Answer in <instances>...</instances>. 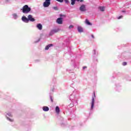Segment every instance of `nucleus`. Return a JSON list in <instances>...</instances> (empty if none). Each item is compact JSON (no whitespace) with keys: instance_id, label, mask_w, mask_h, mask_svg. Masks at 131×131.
Returning <instances> with one entry per match:
<instances>
[{"instance_id":"nucleus-15","label":"nucleus","mask_w":131,"mask_h":131,"mask_svg":"<svg viewBox=\"0 0 131 131\" xmlns=\"http://www.w3.org/2000/svg\"><path fill=\"white\" fill-rule=\"evenodd\" d=\"M57 2H59V3H63L64 0H56Z\"/></svg>"},{"instance_id":"nucleus-12","label":"nucleus","mask_w":131,"mask_h":131,"mask_svg":"<svg viewBox=\"0 0 131 131\" xmlns=\"http://www.w3.org/2000/svg\"><path fill=\"white\" fill-rule=\"evenodd\" d=\"M99 10H100L102 12H104L105 11V7H100L99 8Z\"/></svg>"},{"instance_id":"nucleus-1","label":"nucleus","mask_w":131,"mask_h":131,"mask_svg":"<svg viewBox=\"0 0 131 131\" xmlns=\"http://www.w3.org/2000/svg\"><path fill=\"white\" fill-rule=\"evenodd\" d=\"M21 10L24 14H28L31 11V8L28 5H25Z\"/></svg>"},{"instance_id":"nucleus-3","label":"nucleus","mask_w":131,"mask_h":131,"mask_svg":"<svg viewBox=\"0 0 131 131\" xmlns=\"http://www.w3.org/2000/svg\"><path fill=\"white\" fill-rule=\"evenodd\" d=\"M28 20L31 22H34L35 19L33 18L32 15H29L28 16Z\"/></svg>"},{"instance_id":"nucleus-10","label":"nucleus","mask_w":131,"mask_h":131,"mask_svg":"<svg viewBox=\"0 0 131 131\" xmlns=\"http://www.w3.org/2000/svg\"><path fill=\"white\" fill-rule=\"evenodd\" d=\"M42 109L43 111H49V107L48 106H43L42 107Z\"/></svg>"},{"instance_id":"nucleus-16","label":"nucleus","mask_w":131,"mask_h":131,"mask_svg":"<svg viewBox=\"0 0 131 131\" xmlns=\"http://www.w3.org/2000/svg\"><path fill=\"white\" fill-rule=\"evenodd\" d=\"M64 2L66 4H69V1H68V0H64Z\"/></svg>"},{"instance_id":"nucleus-11","label":"nucleus","mask_w":131,"mask_h":131,"mask_svg":"<svg viewBox=\"0 0 131 131\" xmlns=\"http://www.w3.org/2000/svg\"><path fill=\"white\" fill-rule=\"evenodd\" d=\"M51 47H53V44H50L49 45H48L46 48H45V50H49V48H51Z\"/></svg>"},{"instance_id":"nucleus-18","label":"nucleus","mask_w":131,"mask_h":131,"mask_svg":"<svg viewBox=\"0 0 131 131\" xmlns=\"http://www.w3.org/2000/svg\"><path fill=\"white\" fill-rule=\"evenodd\" d=\"M69 28L71 29V28H73V25H71L69 27Z\"/></svg>"},{"instance_id":"nucleus-9","label":"nucleus","mask_w":131,"mask_h":131,"mask_svg":"<svg viewBox=\"0 0 131 131\" xmlns=\"http://www.w3.org/2000/svg\"><path fill=\"white\" fill-rule=\"evenodd\" d=\"M55 111H56V113H57V114H59V113H60V108L59 107V106L56 107Z\"/></svg>"},{"instance_id":"nucleus-7","label":"nucleus","mask_w":131,"mask_h":131,"mask_svg":"<svg viewBox=\"0 0 131 131\" xmlns=\"http://www.w3.org/2000/svg\"><path fill=\"white\" fill-rule=\"evenodd\" d=\"M80 11H82V12H83L84 11H85V6H84V5H82L80 7Z\"/></svg>"},{"instance_id":"nucleus-4","label":"nucleus","mask_w":131,"mask_h":131,"mask_svg":"<svg viewBox=\"0 0 131 131\" xmlns=\"http://www.w3.org/2000/svg\"><path fill=\"white\" fill-rule=\"evenodd\" d=\"M21 20H23L24 22H25L26 23H28V22H29V20L27 18L26 16H23Z\"/></svg>"},{"instance_id":"nucleus-5","label":"nucleus","mask_w":131,"mask_h":131,"mask_svg":"<svg viewBox=\"0 0 131 131\" xmlns=\"http://www.w3.org/2000/svg\"><path fill=\"white\" fill-rule=\"evenodd\" d=\"M37 28L39 30H41L42 29V26L40 24H38L37 25Z\"/></svg>"},{"instance_id":"nucleus-19","label":"nucleus","mask_w":131,"mask_h":131,"mask_svg":"<svg viewBox=\"0 0 131 131\" xmlns=\"http://www.w3.org/2000/svg\"><path fill=\"white\" fill-rule=\"evenodd\" d=\"M121 18H122V15H121L120 16H119L118 19H121Z\"/></svg>"},{"instance_id":"nucleus-13","label":"nucleus","mask_w":131,"mask_h":131,"mask_svg":"<svg viewBox=\"0 0 131 131\" xmlns=\"http://www.w3.org/2000/svg\"><path fill=\"white\" fill-rule=\"evenodd\" d=\"M78 30L79 32H82V28H81V27H78Z\"/></svg>"},{"instance_id":"nucleus-21","label":"nucleus","mask_w":131,"mask_h":131,"mask_svg":"<svg viewBox=\"0 0 131 131\" xmlns=\"http://www.w3.org/2000/svg\"><path fill=\"white\" fill-rule=\"evenodd\" d=\"M51 0H46V2H50Z\"/></svg>"},{"instance_id":"nucleus-20","label":"nucleus","mask_w":131,"mask_h":131,"mask_svg":"<svg viewBox=\"0 0 131 131\" xmlns=\"http://www.w3.org/2000/svg\"><path fill=\"white\" fill-rule=\"evenodd\" d=\"M85 68H86V67H83V69H85Z\"/></svg>"},{"instance_id":"nucleus-8","label":"nucleus","mask_w":131,"mask_h":131,"mask_svg":"<svg viewBox=\"0 0 131 131\" xmlns=\"http://www.w3.org/2000/svg\"><path fill=\"white\" fill-rule=\"evenodd\" d=\"M94 105H95V99L93 98L91 103V109H93V108H94Z\"/></svg>"},{"instance_id":"nucleus-2","label":"nucleus","mask_w":131,"mask_h":131,"mask_svg":"<svg viewBox=\"0 0 131 131\" xmlns=\"http://www.w3.org/2000/svg\"><path fill=\"white\" fill-rule=\"evenodd\" d=\"M50 5H51V2L45 1L43 3V6L45 8H48Z\"/></svg>"},{"instance_id":"nucleus-14","label":"nucleus","mask_w":131,"mask_h":131,"mask_svg":"<svg viewBox=\"0 0 131 131\" xmlns=\"http://www.w3.org/2000/svg\"><path fill=\"white\" fill-rule=\"evenodd\" d=\"M85 23L86 24H87L88 25H92V24H91V23H90V21H89V20L86 19L85 20Z\"/></svg>"},{"instance_id":"nucleus-17","label":"nucleus","mask_w":131,"mask_h":131,"mask_svg":"<svg viewBox=\"0 0 131 131\" xmlns=\"http://www.w3.org/2000/svg\"><path fill=\"white\" fill-rule=\"evenodd\" d=\"M126 62H123V66H125V65H126Z\"/></svg>"},{"instance_id":"nucleus-6","label":"nucleus","mask_w":131,"mask_h":131,"mask_svg":"<svg viewBox=\"0 0 131 131\" xmlns=\"http://www.w3.org/2000/svg\"><path fill=\"white\" fill-rule=\"evenodd\" d=\"M57 23H58V24H62V19L61 18H57V20H56Z\"/></svg>"}]
</instances>
